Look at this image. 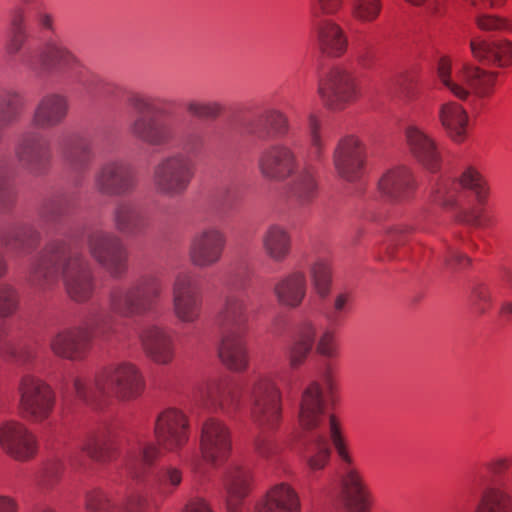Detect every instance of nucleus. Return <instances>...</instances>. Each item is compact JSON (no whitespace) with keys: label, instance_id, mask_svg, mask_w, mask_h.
Returning <instances> with one entry per match:
<instances>
[{"label":"nucleus","instance_id":"f257e3e1","mask_svg":"<svg viewBox=\"0 0 512 512\" xmlns=\"http://www.w3.org/2000/svg\"><path fill=\"white\" fill-rule=\"evenodd\" d=\"M163 283L152 273L140 275L126 287L113 288L108 296V308H90L81 325L64 327L49 339L52 353L69 361L83 360L94 339L109 341L115 332V317L145 315L155 309L162 294Z\"/></svg>","mask_w":512,"mask_h":512},{"label":"nucleus","instance_id":"f03ea898","mask_svg":"<svg viewBox=\"0 0 512 512\" xmlns=\"http://www.w3.org/2000/svg\"><path fill=\"white\" fill-rule=\"evenodd\" d=\"M60 279L74 302L92 298L95 278L91 264L81 251L71 247L67 237L49 240L29 269L28 280L40 291L51 290Z\"/></svg>","mask_w":512,"mask_h":512},{"label":"nucleus","instance_id":"7ed1b4c3","mask_svg":"<svg viewBox=\"0 0 512 512\" xmlns=\"http://www.w3.org/2000/svg\"><path fill=\"white\" fill-rule=\"evenodd\" d=\"M282 378L280 371L260 373L248 389L250 418L259 429L254 439V449L266 460H272L279 451L273 433L282 420V392L278 386Z\"/></svg>","mask_w":512,"mask_h":512},{"label":"nucleus","instance_id":"20e7f679","mask_svg":"<svg viewBox=\"0 0 512 512\" xmlns=\"http://www.w3.org/2000/svg\"><path fill=\"white\" fill-rule=\"evenodd\" d=\"M189 423L186 416L177 409L160 413L155 422V437L158 443L133 442L125 458V469L131 477L141 478L147 468L158 459L162 451L177 452L189 439Z\"/></svg>","mask_w":512,"mask_h":512},{"label":"nucleus","instance_id":"39448f33","mask_svg":"<svg viewBox=\"0 0 512 512\" xmlns=\"http://www.w3.org/2000/svg\"><path fill=\"white\" fill-rule=\"evenodd\" d=\"M72 389L75 396L88 405L96 404L106 395L132 401L143 393L145 379L135 364L123 361L106 367L94 378L75 376Z\"/></svg>","mask_w":512,"mask_h":512},{"label":"nucleus","instance_id":"423d86ee","mask_svg":"<svg viewBox=\"0 0 512 512\" xmlns=\"http://www.w3.org/2000/svg\"><path fill=\"white\" fill-rule=\"evenodd\" d=\"M130 135L151 147L178 146L185 155L200 154L206 146L202 129L196 124L174 118L158 120L153 117H135L128 125Z\"/></svg>","mask_w":512,"mask_h":512},{"label":"nucleus","instance_id":"0eeeda50","mask_svg":"<svg viewBox=\"0 0 512 512\" xmlns=\"http://www.w3.org/2000/svg\"><path fill=\"white\" fill-rule=\"evenodd\" d=\"M329 431L341 463V501L349 512H369L372 506L371 492L360 472L354 467V459L334 415L329 417Z\"/></svg>","mask_w":512,"mask_h":512},{"label":"nucleus","instance_id":"6e6552de","mask_svg":"<svg viewBox=\"0 0 512 512\" xmlns=\"http://www.w3.org/2000/svg\"><path fill=\"white\" fill-rule=\"evenodd\" d=\"M320 127L319 119L314 114H310L307 126L310 144L307 154L308 161L302 168L295 169L287 184L288 199L299 206L309 205L318 194L316 170L312 162H319L324 157L325 144L320 134Z\"/></svg>","mask_w":512,"mask_h":512},{"label":"nucleus","instance_id":"1a4fd4ad","mask_svg":"<svg viewBox=\"0 0 512 512\" xmlns=\"http://www.w3.org/2000/svg\"><path fill=\"white\" fill-rule=\"evenodd\" d=\"M497 75V72L486 71L469 65H465L462 69L453 73L451 60L447 57L440 58L437 64L439 83L461 100L467 99L470 89L480 97L489 95Z\"/></svg>","mask_w":512,"mask_h":512},{"label":"nucleus","instance_id":"9d476101","mask_svg":"<svg viewBox=\"0 0 512 512\" xmlns=\"http://www.w3.org/2000/svg\"><path fill=\"white\" fill-rule=\"evenodd\" d=\"M194 176L193 159L182 152H174L153 167L152 184L157 194L173 198L186 192Z\"/></svg>","mask_w":512,"mask_h":512},{"label":"nucleus","instance_id":"9b49d317","mask_svg":"<svg viewBox=\"0 0 512 512\" xmlns=\"http://www.w3.org/2000/svg\"><path fill=\"white\" fill-rule=\"evenodd\" d=\"M86 245L90 256L112 278L119 279L126 274L129 253L122 239L114 232L92 229L87 233Z\"/></svg>","mask_w":512,"mask_h":512},{"label":"nucleus","instance_id":"f8f14e48","mask_svg":"<svg viewBox=\"0 0 512 512\" xmlns=\"http://www.w3.org/2000/svg\"><path fill=\"white\" fill-rule=\"evenodd\" d=\"M139 184L135 167L121 158L101 163L93 175V188L101 196L124 197L133 194Z\"/></svg>","mask_w":512,"mask_h":512},{"label":"nucleus","instance_id":"ddd939ff","mask_svg":"<svg viewBox=\"0 0 512 512\" xmlns=\"http://www.w3.org/2000/svg\"><path fill=\"white\" fill-rule=\"evenodd\" d=\"M17 392L19 410L22 416L33 422L42 423L53 412L56 397L52 387L41 378L26 373L21 376Z\"/></svg>","mask_w":512,"mask_h":512},{"label":"nucleus","instance_id":"4468645a","mask_svg":"<svg viewBox=\"0 0 512 512\" xmlns=\"http://www.w3.org/2000/svg\"><path fill=\"white\" fill-rule=\"evenodd\" d=\"M460 189L469 190L480 204L489 196V185L484 176L473 166L466 167L456 179H440L431 190L434 202L446 209H453L458 203Z\"/></svg>","mask_w":512,"mask_h":512},{"label":"nucleus","instance_id":"2eb2a0df","mask_svg":"<svg viewBox=\"0 0 512 512\" xmlns=\"http://www.w3.org/2000/svg\"><path fill=\"white\" fill-rule=\"evenodd\" d=\"M343 0H315L313 30L321 51L330 56L342 55L348 45L344 30L334 21L323 19L324 15H333L339 11Z\"/></svg>","mask_w":512,"mask_h":512},{"label":"nucleus","instance_id":"dca6fc26","mask_svg":"<svg viewBox=\"0 0 512 512\" xmlns=\"http://www.w3.org/2000/svg\"><path fill=\"white\" fill-rule=\"evenodd\" d=\"M14 155L20 166L30 175H46L52 165L53 153L46 137L37 131L20 134L14 147Z\"/></svg>","mask_w":512,"mask_h":512},{"label":"nucleus","instance_id":"f3484780","mask_svg":"<svg viewBox=\"0 0 512 512\" xmlns=\"http://www.w3.org/2000/svg\"><path fill=\"white\" fill-rule=\"evenodd\" d=\"M203 292L200 283L189 272H179L172 283V310L184 324L196 323L202 314Z\"/></svg>","mask_w":512,"mask_h":512},{"label":"nucleus","instance_id":"a211bd4d","mask_svg":"<svg viewBox=\"0 0 512 512\" xmlns=\"http://www.w3.org/2000/svg\"><path fill=\"white\" fill-rule=\"evenodd\" d=\"M257 167L264 179L282 182L294 174L295 169L298 168L297 154L285 142L273 143L260 152Z\"/></svg>","mask_w":512,"mask_h":512},{"label":"nucleus","instance_id":"6ab92c4d","mask_svg":"<svg viewBox=\"0 0 512 512\" xmlns=\"http://www.w3.org/2000/svg\"><path fill=\"white\" fill-rule=\"evenodd\" d=\"M318 93L324 105L331 110L344 109L358 96L354 77L342 67L329 70L319 82Z\"/></svg>","mask_w":512,"mask_h":512},{"label":"nucleus","instance_id":"aec40b11","mask_svg":"<svg viewBox=\"0 0 512 512\" xmlns=\"http://www.w3.org/2000/svg\"><path fill=\"white\" fill-rule=\"evenodd\" d=\"M226 244L227 237L223 230L216 226L206 227L191 239L190 262L200 269L212 267L221 261Z\"/></svg>","mask_w":512,"mask_h":512},{"label":"nucleus","instance_id":"412c9836","mask_svg":"<svg viewBox=\"0 0 512 512\" xmlns=\"http://www.w3.org/2000/svg\"><path fill=\"white\" fill-rule=\"evenodd\" d=\"M366 164V147L356 136L341 138L333 152V165L339 178L357 182L363 175Z\"/></svg>","mask_w":512,"mask_h":512},{"label":"nucleus","instance_id":"4be33fe9","mask_svg":"<svg viewBox=\"0 0 512 512\" xmlns=\"http://www.w3.org/2000/svg\"><path fill=\"white\" fill-rule=\"evenodd\" d=\"M231 447V431L227 424L217 418H207L201 425L200 451L202 461L217 466L227 459Z\"/></svg>","mask_w":512,"mask_h":512},{"label":"nucleus","instance_id":"5701e85b","mask_svg":"<svg viewBox=\"0 0 512 512\" xmlns=\"http://www.w3.org/2000/svg\"><path fill=\"white\" fill-rule=\"evenodd\" d=\"M244 132L260 141L284 138L290 130L288 117L279 109L268 107L242 123Z\"/></svg>","mask_w":512,"mask_h":512},{"label":"nucleus","instance_id":"b1692460","mask_svg":"<svg viewBox=\"0 0 512 512\" xmlns=\"http://www.w3.org/2000/svg\"><path fill=\"white\" fill-rule=\"evenodd\" d=\"M0 446L18 461H27L37 452L34 434L23 423L14 420L0 424Z\"/></svg>","mask_w":512,"mask_h":512},{"label":"nucleus","instance_id":"393cba45","mask_svg":"<svg viewBox=\"0 0 512 512\" xmlns=\"http://www.w3.org/2000/svg\"><path fill=\"white\" fill-rule=\"evenodd\" d=\"M240 385L228 378L210 380L201 390V399L206 406L221 410L227 415L236 412L241 403Z\"/></svg>","mask_w":512,"mask_h":512},{"label":"nucleus","instance_id":"a878e982","mask_svg":"<svg viewBox=\"0 0 512 512\" xmlns=\"http://www.w3.org/2000/svg\"><path fill=\"white\" fill-rule=\"evenodd\" d=\"M406 143L413 157L428 171L437 172L441 166V152L436 140L417 125L405 130Z\"/></svg>","mask_w":512,"mask_h":512},{"label":"nucleus","instance_id":"bb28decb","mask_svg":"<svg viewBox=\"0 0 512 512\" xmlns=\"http://www.w3.org/2000/svg\"><path fill=\"white\" fill-rule=\"evenodd\" d=\"M40 240V231L29 223H14L0 227L1 246L16 257L31 254L38 247Z\"/></svg>","mask_w":512,"mask_h":512},{"label":"nucleus","instance_id":"cd10ccee","mask_svg":"<svg viewBox=\"0 0 512 512\" xmlns=\"http://www.w3.org/2000/svg\"><path fill=\"white\" fill-rule=\"evenodd\" d=\"M69 113V100L60 93L51 92L43 95L36 103L31 124L37 129H52L60 126Z\"/></svg>","mask_w":512,"mask_h":512},{"label":"nucleus","instance_id":"c85d7f7f","mask_svg":"<svg viewBox=\"0 0 512 512\" xmlns=\"http://www.w3.org/2000/svg\"><path fill=\"white\" fill-rule=\"evenodd\" d=\"M250 312L247 300L239 294L224 297L217 312L221 333H248Z\"/></svg>","mask_w":512,"mask_h":512},{"label":"nucleus","instance_id":"c756f323","mask_svg":"<svg viewBox=\"0 0 512 512\" xmlns=\"http://www.w3.org/2000/svg\"><path fill=\"white\" fill-rule=\"evenodd\" d=\"M59 151L65 165L74 173L89 170L96 157L92 142L80 134L63 137Z\"/></svg>","mask_w":512,"mask_h":512},{"label":"nucleus","instance_id":"7c9ffc66","mask_svg":"<svg viewBox=\"0 0 512 512\" xmlns=\"http://www.w3.org/2000/svg\"><path fill=\"white\" fill-rule=\"evenodd\" d=\"M139 338L145 354L153 362L160 365L172 362L175 355L172 331L159 326H150L141 332Z\"/></svg>","mask_w":512,"mask_h":512},{"label":"nucleus","instance_id":"2f4dec72","mask_svg":"<svg viewBox=\"0 0 512 512\" xmlns=\"http://www.w3.org/2000/svg\"><path fill=\"white\" fill-rule=\"evenodd\" d=\"M307 275L302 270H293L280 277L273 287V294L279 305L295 309L307 294Z\"/></svg>","mask_w":512,"mask_h":512},{"label":"nucleus","instance_id":"473e14b6","mask_svg":"<svg viewBox=\"0 0 512 512\" xmlns=\"http://www.w3.org/2000/svg\"><path fill=\"white\" fill-rule=\"evenodd\" d=\"M470 49L474 58L483 63L499 68L512 65V42L507 39L490 41L479 36L473 37Z\"/></svg>","mask_w":512,"mask_h":512},{"label":"nucleus","instance_id":"72a5a7b5","mask_svg":"<svg viewBox=\"0 0 512 512\" xmlns=\"http://www.w3.org/2000/svg\"><path fill=\"white\" fill-rule=\"evenodd\" d=\"M381 194L393 201L408 199L416 188L410 168L400 165L389 169L379 180Z\"/></svg>","mask_w":512,"mask_h":512},{"label":"nucleus","instance_id":"f704fd0d","mask_svg":"<svg viewBox=\"0 0 512 512\" xmlns=\"http://www.w3.org/2000/svg\"><path fill=\"white\" fill-rule=\"evenodd\" d=\"M325 401L319 383L311 382L301 394L299 405V423L303 429L314 430L322 423Z\"/></svg>","mask_w":512,"mask_h":512},{"label":"nucleus","instance_id":"c9c22d12","mask_svg":"<svg viewBox=\"0 0 512 512\" xmlns=\"http://www.w3.org/2000/svg\"><path fill=\"white\" fill-rule=\"evenodd\" d=\"M246 335L247 333H221L218 355L221 362L232 371L242 372L248 367Z\"/></svg>","mask_w":512,"mask_h":512},{"label":"nucleus","instance_id":"e433bc0d","mask_svg":"<svg viewBox=\"0 0 512 512\" xmlns=\"http://www.w3.org/2000/svg\"><path fill=\"white\" fill-rule=\"evenodd\" d=\"M40 67L46 72H67L81 66L80 60L63 43L48 40L38 55Z\"/></svg>","mask_w":512,"mask_h":512},{"label":"nucleus","instance_id":"4c0bfd02","mask_svg":"<svg viewBox=\"0 0 512 512\" xmlns=\"http://www.w3.org/2000/svg\"><path fill=\"white\" fill-rule=\"evenodd\" d=\"M261 246L264 254L272 262H285L292 251V238L286 227L280 224H269L261 235Z\"/></svg>","mask_w":512,"mask_h":512},{"label":"nucleus","instance_id":"58836bf2","mask_svg":"<svg viewBox=\"0 0 512 512\" xmlns=\"http://www.w3.org/2000/svg\"><path fill=\"white\" fill-rule=\"evenodd\" d=\"M111 218L115 229L128 236L142 233L148 225L146 215L129 200L118 201L112 210Z\"/></svg>","mask_w":512,"mask_h":512},{"label":"nucleus","instance_id":"ea45409f","mask_svg":"<svg viewBox=\"0 0 512 512\" xmlns=\"http://www.w3.org/2000/svg\"><path fill=\"white\" fill-rule=\"evenodd\" d=\"M115 437V431L110 425H102L86 436L81 449L94 461L108 462L115 455Z\"/></svg>","mask_w":512,"mask_h":512},{"label":"nucleus","instance_id":"a19ab883","mask_svg":"<svg viewBox=\"0 0 512 512\" xmlns=\"http://www.w3.org/2000/svg\"><path fill=\"white\" fill-rule=\"evenodd\" d=\"M145 505L146 499L139 492L129 494L120 505L112 503L101 490H93L86 495L87 512H142Z\"/></svg>","mask_w":512,"mask_h":512},{"label":"nucleus","instance_id":"79ce46f5","mask_svg":"<svg viewBox=\"0 0 512 512\" xmlns=\"http://www.w3.org/2000/svg\"><path fill=\"white\" fill-rule=\"evenodd\" d=\"M256 512H300V501L290 485L279 483L267 491Z\"/></svg>","mask_w":512,"mask_h":512},{"label":"nucleus","instance_id":"37998d69","mask_svg":"<svg viewBox=\"0 0 512 512\" xmlns=\"http://www.w3.org/2000/svg\"><path fill=\"white\" fill-rule=\"evenodd\" d=\"M438 118L442 127L454 142L464 141L469 117L460 104L454 101L442 103L438 109Z\"/></svg>","mask_w":512,"mask_h":512},{"label":"nucleus","instance_id":"c03bdc74","mask_svg":"<svg viewBox=\"0 0 512 512\" xmlns=\"http://www.w3.org/2000/svg\"><path fill=\"white\" fill-rule=\"evenodd\" d=\"M315 336L316 327L312 321L304 320L299 323L287 350V357L292 369H297L304 363L312 350Z\"/></svg>","mask_w":512,"mask_h":512},{"label":"nucleus","instance_id":"a18cd8bd","mask_svg":"<svg viewBox=\"0 0 512 512\" xmlns=\"http://www.w3.org/2000/svg\"><path fill=\"white\" fill-rule=\"evenodd\" d=\"M475 512H512V491L506 483L486 486Z\"/></svg>","mask_w":512,"mask_h":512},{"label":"nucleus","instance_id":"49530a36","mask_svg":"<svg viewBox=\"0 0 512 512\" xmlns=\"http://www.w3.org/2000/svg\"><path fill=\"white\" fill-rule=\"evenodd\" d=\"M249 479V472L240 467H233L227 472L225 488L228 512H238L242 500L248 494Z\"/></svg>","mask_w":512,"mask_h":512},{"label":"nucleus","instance_id":"de8ad7c7","mask_svg":"<svg viewBox=\"0 0 512 512\" xmlns=\"http://www.w3.org/2000/svg\"><path fill=\"white\" fill-rule=\"evenodd\" d=\"M310 285L320 299H326L333 287V265L327 257H317L308 267Z\"/></svg>","mask_w":512,"mask_h":512},{"label":"nucleus","instance_id":"09e8293b","mask_svg":"<svg viewBox=\"0 0 512 512\" xmlns=\"http://www.w3.org/2000/svg\"><path fill=\"white\" fill-rule=\"evenodd\" d=\"M26 107L24 95L17 89L0 91V128H8L19 121Z\"/></svg>","mask_w":512,"mask_h":512},{"label":"nucleus","instance_id":"8fccbe9b","mask_svg":"<svg viewBox=\"0 0 512 512\" xmlns=\"http://www.w3.org/2000/svg\"><path fill=\"white\" fill-rule=\"evenodd\" d=\"M331 448L328 439L319 433H313L304 452V460L311 472L323 470L329 463Z\"/></svg>","mask_w":512,"mask_h":512},{"label":"nucleus","instance_id":"3c124183","mask_svg":"<svg viewBox=\"0 0 512 512\" xmlns=\"http://www.w3.org/2000/svg\"><path fill=\"white\" fill-rule=\"evenodd\" d=\"M71 201L67 196H58L47 200L41 207L40 218L53 226L61 225L63 218L68 215Z\"/></svg>","mask_w":512,"mask_h":512},{"label":"nucleus","instance_id":"603ef678","mask_svg":"<svg viewBox=\"0 0 512 512\" xmlns=\"http://www.w3.org/2000/svg\"><path fill=\"white\" fill-rule=\"evenodd\" d=\"M20 295L9 283H0V318L12 317L19 309Z\"/></svg>","mask_w":512,"mask_h":512},{"label":"nucleus","instance_id":"864d4df0","mask_svg":"<svg viewBox=\"0 0 512 512\" xmlns=\"http://www.w3.org/2000/svg\"><path fill=\"white\" fill-rule=\"evenodd\" d=\"M8 331L5 326H0V355L10 356L22 365L31 363L35 358V352L31 348H23L16 351L11 342L7 340Z\"/></svg>","mask_w":512,"mask_h":512},{"label":"nucleus","instance_id":"5fc2aeb1","mask_svg":"<svg viewBox=\"0 0 512 512\" xmlns=\"http://www.w3.org/2000/svg\"><path fill=\"white\" fill-rule=\"evenodd\" d=\"M382 10V0H352V14L361 22L375 21Z\"/></svg>","mask_w":512,"mask_h":512},{"label":"nucleus","instance_id":"6e6d98bb","mask_svg":"<svg viewBox=\"0 0 512 512\" xmlns=\"http://www.w3.org/2000/svg\"><path fill=\"white\" fill-rule=\"evenodd\" d=\"M352 301V293L348 290L338 291L332 298L330 306L326 311V318L331 323L339 322L349 310Z\"/></svg>","mask_w":512,"mask_h":512},{"label":"nucleus","instance_id":"4d7b16f0","mask_svg":"<svg viewBox=\"0 0 512 512\" xmlns=\"http://www.w3.org/2000/svg\"><path fill=\"white\" fill-rule=\"evenodd\" d=\"M182 481V472L175 467H166L158 475V485L164 493H171Z\"/></svg>","mask_w":512,"mask_h":512},{"label":"nucleus","instance_id":"13d9d810","mask_svg":"<svg viewBox=\"0 0 512 512\" xmlns=\"http://www.w3.org/2000/svg\"><path fill=\"white\" fill-rule=\"evenodd\" d=\"M477 26L486 32L512 30V23L492 15H480L476 19Z\"/></svg>","mask_w":512,"mask_h":512},{"label":"nucleus","instance_id":"bf43d9fd","mask_svg":"<svg viewBox=\"0 0 512 512\" xmlns=\"http://www.w3.org/2000/svg\"><path fill=\"white\" fill-rule=\"evenodd\" d=\"M512 467V459L505 455L494 456L484 463V468L494 476L503 475Z\"/></svg>","mask_w":512,"mask_h":512},{"label":"nucleus","instance_id":"052dcab7","mask_svg":"<svg viewBox=\"0 0 512 512\" xmlns=\"http://www.w3.org/2000/svg\"><path fill=\"white\" fill-rule=\"evenodd\" d=\"M317 351L326 358H335L337 356V346L334 334L331 331L327 330L321 335L317 344Z\"/></svg>","mask_w":512,"mask_h":512},{"label":"nucleus","instance_id":"680f3d73","mask_svg":"<svg viewBox=\"0 0 512 512\" xmlns=\"http://www.w3.org/2000/svg\"><path fill=\"white\" fill-rule=\"evenodd\" d=\"M5 167V162L0 159V205L2 206L10 205L15 198V193L5 177Z\"/></svg>","mask_w":512,"mask_h":512},{"label":"nucleus","instance_id":"e2e57ef3","mask_svg":"<svg viewBox=\"0 0 512 512\" xmlns=\"http://www.w3.org/2000/svg\"><path fill=\"white\" fill-rule=\"evenodd\" d=\"M127 101L135 111L140 113L137 117L142 116L143 112L151 110L153 106L151 98L141 93H131ZM143 117L145 116L143 115Z\"/></svg>","mask_w":512,"mask_h":512},{"label":"nucleus","instance_id":"0e129e2a","mask_svg":"<svg viewBox=\"0 0 512 512\" xmlns=\"http://www.w3.org/2000/svg\"><path fill=\"white\" fill-rule=\"evenodd\" d=\"M127 101L135 111L140 113L137 117L142 116L143 112L151 110L153 106L151 98L141 93H131ZM143 117L145 116L143 115Z\"/></svg>","mask_w":512,"mask_h":512},{"label":"nucleus","instance_id":"69168bd1","mask_svg":"<svg viewBox=\"0 0 512 512\" xmlns=\"http://www.w3.org/2000/svg\"><path fill=\"white\" fill-rule=\"evenodd\" d=\"M459 217L461 221L475 227L485 228L490 225V220L483 216L482 210L480 209L463 211Z\"/></svg>","mask_w":512,"mask_h":512},{"label":"nucleus","instance_id":"338daca9","mask_svg":"<svg viewBox=\"0 0 512 512\" xmlns=\"http://www.w3.org/2000/svg\"><path fill=\"white\" fill-rule=\"evenodd\" d=\"M26 40L25 32H11L6 46L9 55L17 54L23 47Z\"/></svg>","mask_w":512,"mask_h":512},{"label":"nucleus","instance_id":"774afa93","mask_svg":"<svg viewBox=\"0 0 512 512\" xmlns=\"http://www.w3.org/2000/svg\"><path fill=\"white\" fill-rule=\"evenodd\" d=\"M224 111V106L216 100L205 101L201 118L216 119Z\"/></svg>","mask_w":512,"mask_h":512}]
</instances>
